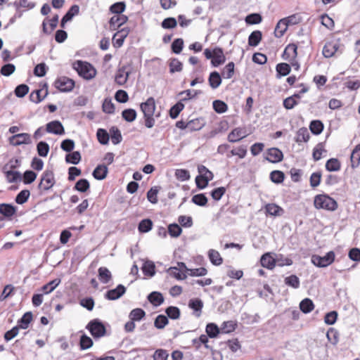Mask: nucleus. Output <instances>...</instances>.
Returning <instances> with one entry per match:
<instances>
[{
	"label": "nucleus",
	"mask_w": 360,
	"mask_h": 360,
	"mask_svg": "<svg viewBox=\"0 0 360 360\" xmlns=\"http://www.w3.org/2000/svg\"><path fill=\"white\" fill-rule=\"evenodd\" d=\"M73 68L78 75L86 80L93 79L96 75V69L86 61L77 60L73 64Z\"/></svg>",
	"instance_id": "obj_1"
},
{
	"label": "nucleus",
	"mask_w": 360,
	"mask_h": 360,
	"mask_svg": "<svg viewBox=\"0 0 360 360\" xmlns=\"http://www.w3.org/2000/svg\"><path fill=\"white\" fill-rule=\"evenodd\" d=\"M314 207L316 209H323L334 211L338 208L337 202L326 194H319L314 197Z\"/></svg>",
	"instance_id": "obj_2"
},
{
	"label": "nucleus",
	"mask_w": 360,
	"mask_h": 360,
	"mask_svg": "<svg viewBox=\"0 0 360 360\" xmlns=\"http://www.w3.org/2000/svg\"><path fill=\"white\" fill-rule=\"evenodd\" d=\"M204 55L207 59H211V64L213 67H219L226 61V56L224 51L220 47H215L213 49H206Z\"/></svg>",
	"instance_id": "obj_3"
},
{
	"label": "nucleus",
	"mask_w": 360,
	"mask_h": 360,
	"mask_svg": "<svg viewBox=\"0 0 360 360\" xmlns=\"http://www.w3.org/2000/svg\"><path fill=\"white\" fill-rule=\"evenodd\" d=\"M86 328L95 338H99L104 336L106 332L105 326L98 319L91 321L88 323Z\"/></svg>",
	"instance_id": "obj_4"
},
{
	"label": "nucleus",
	"mask_w": 360,
	"mask_h": 360,
	"mask_svg": "<svg viewBox=\"0 0 360 360\" xmlns=\"http://www.w3.org/2000/svg\"><path fill=\"white\" fill-rule=\"evenodd\" d=\"M335 256L333 251L327 252L326 255L323 257L313 255L311 257V262L318 267H326L334 262Z\"/></svg>",
	"instance_id": "obj_5"
},
{
	"label": "nucleus",
	"mask_w": 360,
	"mask_h": 360,
	"mask_svg": "<svg viewBox=\"0 0 360 360\" xmlns=\"http://www.w3.org/2000/svg\"><path fill=\"white\" fill-rule=\"evenodd\" d=\"M55 183L53 172L51 170H45L41 176L39 188L46 191L51 189Z\"/></svg>",
	"instance_id": "obj_6"
},
{
	"label": "nucleus",
	"mask_w": 360,
	"mask_h": 360,
	"mask_svg": "<svg viewBox=\"0 0 360 360\" xmlns=\"http://www.w3.org/2000/svg\"><path fill=\"white\" fill-rule=\"evenodd\" d=\"M55 86L60 91H70L75 86V82L67 77H61L56 80Z\"/></svg>",
	"instance_id": "obj_7"
},
{
	"label": "nucleus",
	"mask_w": 360,
	"mask_h": 360,
	"mask_svg": "<svg viewBox=\"0 0 360 360\" xmlns=\"http://www.w3.org/2000/svg\"><path fill=\"white\" fill-rule=\"evenodd\" d=\"M9 142L11 145L17 146L22 144H31V136L27 133H21L13 135L9 138Z\"/></svg>",
	"instance_id": "obj_8"
},
{
	"label": "nucleus",
	"mask_w": 360,
	"mask_h": 360,
	"mask_svg": "<svg viewBox=\"0 0 360 360\" xmlns=\"http://www.w3.org/2000/svg\"><path fill=\"white\" fill-rule=\"evenodd\" d=\"M126 290L123 285L119 284L115 288L108 290L105 294V298L108 300H116L120 298Z\"/></svg>",
	"instance_id": "obj_9"
},
{
	"label": "nucleus",
	"mask_w": 360,
	"mask_h": 360,
	"mask_svg": "<svg viewBox=\"0 0 360 360\" xmlns=\"http://www.w3.org/2000/svg\"><path fill=\"white\" fill-rule=\"evenodd\" d=\"M46 131L49 134L56 135H63L65 134V129L62 123L58 120L49 122L46 125Z\"/></svg>",
	"instance_id": "obj_10"
},
{
	"label": "nucleus",
	"mask_w": 360,
	"mask_h": 360,
	"mask_svg": "<svg viewBox=\"0 0 360 360\" xmlns=\"http://www.w3.org/2000/svg\"><path fill=\"white\" fill-rule=\"evenodd\" d=\"M266 160L270 162L276 163L281 162L283 158V154L277 148H269L266 152Z\"/></svg>",
	"instance_id": "obj_11"
},
{
	"label": "nucleus",
	"mask_w": 360,
	"mask_h": 360,
	"mask_svg": "<svg viewBox=\"0 0 360 360\" xmlns=\"http://www.w3.org/2000/svg\"><path fill=\"white\" fill-rule=\"evenodd\" d=\"M141 110L143 115H153L155 110V102L153 97L148 98L146 102L141 104Z\"/></svg>",
	"instance_id": "obj_12"
},
{
	"label": "nucleus",
	"mask_w": 360,
	"mask_h": 360,
	"mask_svg": "<svg viewBox=\"0 0 360 360\" xmlns=\"http://www.w3.org/2000/svg\"><path fill=\"white\" fill-rule=\"evenodd\" d=\"M214 177L212 172L210 170L206 172V174L202 176H197L195 177L196 186L200 189H203L208 185L210 181Z\"/></svg>",
	"instance_id": "obj_13"
},
{
	"label": "nucleus",
	"mask_w": 360,
	"mask_h": 360,
	"mask_svg": "<svg viewBox=\"0 0 360 360\" xmlns=\"http://www.w3.org/2000/svg\"><path fill=\"white\" fill-rule=\"evenodd\" d=\"M129 73L130 72L126 70L125 67L119 68L115 74V82L120 86L124 85L128 79Z\"/></svg>",
	"instance_id": "obj_14"
},
{
	"label": "nucleus",
	"mask_w": 360,
	"mask_h": 360,
	"mask_svg": "<svg viewBox=\"0 0 360 360\" xmlns=\"http://www.w3.org/2000/svg\"><path fill=\"white\" fill-rule=\"evenodd\" d=\"M128 20V18L122 14L113 15L110 20V27L113 30L119 28L121 25H124Z\"/></svg>",
	"instance_id": "obj_15"
},
{
	"label": "nucleus",
	"mask_w": 360,
	"mask_h": 360,
	"mask_svg": "<svg viewBox=\"0 0 360 360\" xmlns=\"http://www.w3.org/2000/svg\"><path fill=\"white\" fill-rule=\"evenodd\" d=\"M247 136L245 131L241 128H235L228 135V141L231 143H235Z\"/></svg>",
	"instance_id": "obj_16"
},
{
	"label": "nucleus",
	"mask_w": 360,
	"mask_h": 360,
	"mask_svg": "<svg viewBox=\"0 0 360 360\" xmlns=\"http://www.w3.org/2000/svg\"><path fill=\"white\" fill-rule=\"evenodd\" d=\"M189 308L193 310V314L196 317H200L203 307V302L200 299H191L188 302Z\"/></svg>",
	"instance_id": "obj_17"
},
{
	"label": "nucleus",
	"mask_w": 360,
	"mask_h": 360,
	"mask_svg": "<svg viewBox=\"0 0 360 360\" xmlns=\"http://www.w3.org/2000/svg\"><path fill=\"white\" fill-rule=\"evenodd\" d=\"M79 12V7L77 5L72 6L65 15L63 17L60 22L62 27H65L66 22L72 20V18L77 15Z\"/></svg>",
	"instance_id": "obj_18"
},
{
	"label": "nucleus",
	"mask_w": 360,
	"mask_h": 360,
	"mask_svg": "<svg viewBox=\"0 0 360 360\" xmlns=\"http://www.w3.org/2000/svg\"><path fill=\"white\" fill-rule=\"evenodd\" d=\"M108 172L106 165L102 164L98 165L93 171L92 175L97 180H103L105 179Z\"/></svg>",
	"instance_id": "obj_19"
},
{
	"label": "nucleus",
	"mask_w": 360,
	"mask_h": 360,
	"mask_svg": "<svg viewBox=\"0 0 360 360\" xmlns=\"http://www.w3.org/2000/svg\"><path fill=\"white\" fill-rule=\"evenodd\" d=\"M98 277L102 283L106 284L111 281L112 274L108 268L101 266L98 269Z\"/></svg>",
	"instance_id": "obj_20"
},
{
	"label": "nucleus",
	"mask_w": 360,
	"mask_h": 360,
	"mask_svg": "<svg viewBox=\"0 0 360 360\" xmlns=\"http://www.w3.org/2000/svg\"><path fill=\"white\" fill-rule=\"evenodd\" d=\"M16 212V207L11 204L1 203L0 204V214L5 217H11Z\"/></svg>",
	"instance_id": "obj_21"
},
{
	"label": "nucleus",
	"mask_w": 360,
	"mask_h": 360,
	"mask_svg": "<svg viewBox=\"0 0 360 360\" xmlns=\"http://www.w3.org/2000/svg\"><path fill=\"white\" fill-rule=\"evenodd\" d=\"M148 301L155 307L161 305L164 302L162 295L157 291H153L148 295Z\"/></svg>",
	"instance_id": "obj_22"
},
{
	"label": "nucleus",
	"mask_w": 360,
	"mask_h": 360,
	"mask_svg": "<svg viewBox=\"0 0 360 360\" xmlns=\"http://www.w3.org/2000/svg\"><path fill=\"white\" fill-rule=\"evenodd\" d=\"M265 210L266 214L271 216H281L283 214V208L274 203H269L266 205Z\"/></svg>",
	"instance_id": "obj_23"
},
{
	"label": "nucleus",
	"mask_w": 360,
	"mask_h": 360,
	"mask_svg": "<svg viewBox=\"0 0 360 360\" xmlns=\"http://www.w3.org/2000/svg\"><path fill=\"white\" fill-rule=\"evenodd\" d=\"M261 264L263 267L272 269L276 265L275 258L272 257L270 253L264 254L260 259Z\"/></svg>",
	"instance_id": "obj_24"
},
{
	"label": "nucleus",
	"mask_w": 360,
	"mask_h": 360,
	"mask_svg": "<svg viewBox=\"0 0 360 360\" xmlns=\"http://www.w3.org/2000/svg\"><path fill=\"white\" fill-rule=\"evenodd\" d=\"M208 82L212 89L218 88L221 84V77L219 73L217 71L212 72L210 74Z\"/></svg>",
	"instance_id": "obj_25"
},
{
	"label": "nucleus",
	"mask_w": 360,
	"mask_h": 360,
	"mask_svg": "<svg viewBox=\"0 0 360 360\" xmlns=\"http://www.w3.org/2000/svg\"><path fill=\"white\" fill-rule=\"evenodd\" d=\"M338 50V44L333 42H328L323 49V55L326 58L332 57Z\"/></svg>",
	"instance_id": "obj_26"
},
{
	"label": "nucleus",
	"mask_w": 360,
	"mask_h": 360,
	"mask_svg": "<svg viewBox=\"0 0 360 360\" xmlns=\"http://www.w3.org/2000/svg\"><path fill=\"white\" fill-rule=\"evenodd\" d=\"M351 166L352 168H356L360 164V144H358L352 150L350 157Z\"/></svg>",
	"instance_id": "obj_27"
},
{
	"label": "nucleus",
	"mask_w": 360,
	"mask_h": 360,
	"mask_svg": "<svg viewBox=\"0 0 360 360\" xmlns=\"http://www.w3.org/2000/svg\"><path fill=\"white\" fill-rule=\"evenodd\" d=\"M208 257L211 263L215 266L221 265L223 262L219 252L215 250L211 249L208 251Z\"/></svg>",
	"instance_id": "obj_28"
},
{
	"label": "nucleus",
	"mask_w": 360,
	"mask_h": 360,
	"mask_svg": "<svg viewBox=\"0 0 360 360\" xmlns=\"http://www.w3.org/2000/svg\"><path fill=\"white\" fill-rule=\"evenodd\" d=\"M309 138L310 134L308 129L305 127H302L297 131L295 141L297 143L307 142Z\"/></svg>",
	"instance_id": "obj_29"
},
{
	"label": "nucleus",
	"mask_w": 360,
	"mask_h": 360,
	"mask_svg": "<svg viewBox=\"0 0 360 360\" xmlns=\"http://www.w3.org/2000/svg\"><path fill=\"white\" fill-rule=\"evenodd\" d=\"M155 266L152 261H146L143 262L141 269L146 276H153L155 274Z\"/></svg>",
	"instance_id": "obj_30"
},
{
	"label": "nucleus",
	"mask_w": 360,
	"mask_h": 360,
	"mask_svg": "<svg viewBox=\"0 0 360 360\" xmlns=\"http://www.w3.org/2000/svg\"><path fill=\"white\" fill-rule=\"evenodd\" d=\"M204 122L202 119H193L188 122L187 130L188 131H198L202 128Z\"/></svg>",
	"instance_id": "obj_31"
},
{
	"label": "nucleus",
	"mask_w": 360,
	"mask_h": 360,
	"mask_svg": "<svg viewBox=\"0 0 360 360\" xmlns=\"http://www.w3.org/2000/svg\"><path fill=\"white\" fill-rule=\"evenodd\" d=\"M314 308L312 300L309 298L302 300L300 303V309L304 314L311 312Z\"/></svg>",
	"instance_id": "obj_32"
},
{
	"label": "nucleus",
	"mask_w": 360,
	"mask_h": 360,
	"mask_svg": "<svg viewBox=\"0 0 360 360\" xmlns=\"http://www.w3.org/2000/svg\"><path fill=\"white\" fill-rule=\"evenodd\" d=\"M110 135L111 141L114 145L120 143L122 140V136L120 129L116 127H112L110 129Z\"/></svg>",
	"instance_id": "obj_33"
},
{
	"label": "nucleus",
	"mask_w": 360,
	"mask_h": 360,
	"mask_svg": "<svg viewBox=\"0 0 360 360\" xmlns=\"http://www.w3.org/2000/svg\"><path fill=\"white\" fill-rule=\"evenodd\" d=\"M205 331L208 337L210 338H217L220 333V328L217 326V324L214 323H210L207 324Z\"/></svg>",
	"instance_id": "obj_34"
},
{
	"label": "nucleus",
	"mask_w": 360,
	"mask_h": 360,
	"mask_svg": "<svg viewBox=\"0 0 360 360\" xmlns=\"http://www.w3.org/2000/svg\"><path fill=\"white\" fill-rule=\"evenodd\" d=\"M32 319V312H26L24 314V315L21 317V319L18 321V324L17 326L19 327V328L26 329L28 328L30 323L31 322Z\"/></svg>",
	"instance_id": "obj_35"
},
{
	"label": "nucleus",
	"mask_w": 360,
	"mask_h": 360,
	"mask_svg": "<svg viewBox=\"0 0 360 360\" xmlns=\"http://www.w3.org/2000/svg\"><path fill=\"white\" fill-rule=\"evenodd\" d=\"M340 167V162L336 158H330L326 163V169L329 172L339 171Z\"/></svg>",
	"instance_id": "obj_36"
},
{
	"label": "nucleus",
	"mask_w": 360,
	"mask_h": 360,
	"mask_svg": "<svg viewBox=\"0 0 360 360\" xmlns=\"http://www.w3.org/2000/svg\"><path fill=\"white\" fill-rule=\"evenodd\" d=\"M262 39V32L259 30L252 32L248 37V44L251 46H256Z\"/></svg>",
	"instance_id": "obj_37"
},
{
	"label": "nucleus",
	"mask_w": 360,
	"mask_h": 360,
	"mask_svg": "<svg viewBox=\"0 0 360 360\" xmlns=\"http://www.w3.org/2000/svg\"><path fill=\"white\" fill-rule=\"evenodd\" d=\"M288 27V26L286 24V22L284 21V20H283V19L280 20L278 22V23L276 26L275 30H274L275 36L278 38L281 37L284 34L285 31L287 30Z\"/></svg>",
	"instance_id": "obj_38"
},
{
	"label": "nucleus",
	"mask_w": 360,
	"mask_h": 360,
	"mask_svg": "<svg viewBox=\"0 0 360 360\" xmlns=\"http://www.w3.org/2000/svg\"><path fill=\"white\" fill-rule=\"evenodd\" d=\"M284 283L286 285L292 287L295 289L300 288V281L296 275H290L284 279Z\"/></svg>",
	"instance_id": "obj_39"
},
{
	"label": "nucleus",
	"mask_w": 360,
	"mask_h": 360,
	"mask_svg": "<svg viewBox=\"0 0 360 360\" xmlns=\"http://www.w3.org/2000/svg\"><path fill=\"white\" fill-rule=\"evenodd\" d=\"M309 129L312 134L319 135L323 130V124L320 120H313L309 124Z\"/></svg>",
	"instance_id": "obj_40"
},
{
	"label": "nucleus",
	"mask_w": 360,
	"mask_h": 360,
	"mask_svg": "<svg viewBox=\"0 0 360 360\" xmlns=\"http://www.w3.org/2000/svg\"><path fill=\"white\" fill-rule=\"evenodd\" d=\"M153 228V221L150 219L141 220L138 226V230L141 233H147Z\"/></svg>",
	"instance_id": "obj_41"
},
{
	"label": "nucleus",
	"mask_w": 360,
	"mask_h": 360,
	"mask_svg": "<svg viewBox=\"0 0 360 360\" xmlns=\"http://www.w3.org/2000/svg\"><path fill=\"white\" fill-rule=\"evenodd\" d=\"M235 64L233 62H229L222 70L221 76L224 79H231L234 74Z\"/></svg>",
	"instance_id": "obj_42"
},
{
	"label": "nucleus",
	"mask_w": 360,
	"mask_h": 360,
	"mask_svg": "<svg viewBox=\"0 0 360 360\" xmlns=\"http://www.w3.org/2000/svg\"><path fill=\"white\" fill-rule=\"evenodd\" d=\"M60 281H61L60 278H56L53 281H51L48 283L43 285L41 290L45 294L50 293L53 291L55 288L60 283Z\"/></svg>",
	"instance_id": "obj_43"
},
{
	"label": "nucleus",
	"mask_w": 360,
	"mask_h": 360,
	"mask_svg": "<svg viewBox=\"0 0 360 360\" xmlns=\"http://www.w3.org/2000/svg\"><path fill=\"white\" fill-rule=\"evenodd\" d=\"M184 108V105L183 104L182 101H180L177 102L174 105H173L170 110H169V116L172 119H176L179 113L183 110Z\"/></svg>",
	"instance_id": "obj_44"
},
{
	"label": "nucleus",
	"mask_w": 360,
	"mask_h": 360,
	"mask_svg": "<svg viewBox=\"0 0 360 360\" xmlns=\"http://www.w3.org/2000/svg\"><path fill=\"white\" fill-rule=\"evenodd\" d=\"M146 315V312L141 308H136L131 311L129 317L134 321L141 320Z\"/></svg>",
	"instance_id": "obj_45"
},
{
	"label": "nucleus",
	"mask_w": 360,
	"mask_h": 360,
	"mask_svg": "<svg viewBox=\"0 0 360 360\" xmlns=\"http://www.w3.org/2000/svg\"><path fill=\"white\" fill-rule=\"evenodd\" d=\"M7 180L9 183L17 182L18 180L21 179V174L18 171L14 170H4Z\"/></svg>",
	"instance_id": "obj_46"
},
{
	"label": "nucleus",
	"mask_w": 360,
	"mask_h": 360,
	"mask_svg": "<svg viewBox=\"0 0 360 360\" xmlns=\"http://www.w3.org/2000/svg\"><path fill=\"white\" fill-rule=\"evenodd\" d=\"M90 188L89 182L86 179H79L75 185L74 188L79 192L84 193Z\"/></svg>",
	"instance_id": "obj_47"
},
{
	"label": "nucleus",
	"mask_w": 360,
	"mask_h": 360,
	"mask_svg": "<svg viewBox=\"0 0 360 360\" xmlns=\"http://www.w3.org/2000/svg\"><path fill=\"white\" fill-rule=\"evenodd\" d=\"M136 110L131 108L125 109L122 112L123 119L129 122L134 121L136 118Z\"/></svg>",
	"instance_id": "obj_48"
},
{
	"label": "nucleus",
	"mask_w": 360,
	"mask_h": 360,
	"mask_svg": "<svg viewBox=\"0 0 360 360\" xmlns=\"http://www.w3.org/2000/svg\"><path fill=\"white\" fill-rule=\"evenodd\" d=\"M169 323L167 316L160 314L158 315L154 321V326L158 329H162L164 328Z\"/></svg>",
	"instance_id": "obj_49"
},
{
	"label": "nucleus",
	"mask_w": 360,
	"mask_h": 360,
	"mask_svg": "<svg viewBox=\"0 0 360 360\" xmlns=\"http://www.w3.org/2000/svg\"><path fill=\"white\" fill-rule=\"evenodd\" d=\"M98 141L101 144L105 145L109 141V134L105 129H98L96 132Z\"/></svg>",
	"instance_id": "obj_50"
},
{
	"label": "nucleus",
	"mask_w": 360,
	"mask_h": 360,
	"mask_svg": "<svg viewBox=\"0 0 360 360\" xmlns=\"http://www.w3.org/2000/svg\"><path fill=\"white\" fill-rule=\"evenodd\" d=\"M79 345L81 349H87L93 345V341L90 337L83 334L80 337Z\"/></svg>",
	"instance_id": "obj_51"
},
{
	"label": "nucleus",
	"mask_w": 360,
	"mask_h": 360,
	"mask_svg": "<svg viewBox=\"0 0 360 360\" xmlns=\"http://www.w3.org/2000/svg\"><path fill=\"white\" fill-rule=\"evenodd\" d=\"M65 160L68 163L72 165H77L81 160V155L78 151H74L71 153L66 155Z\"/></svg>",
	"instance_id": "obj_52"
},
{
	"label": "nucleus",
	"mask_w": 360,
	"mask_h": 360,
	"mask_svg": "<svg viewBox=\"0 0 360 360\" xmlns=\"http://www.w3.org/2000/svg\"><path fill=\"white\" fill-rule=\"evenodd\" d=\"M200 93V91H197V90L191 91L190 89H188V90L181 91L179 94V96H182L185 95V96L182 97L181 99V101L183 102V101H188L193 98H195L196 96Z\"/></svg>",
	"instance_id": "obj_53"
},
{
	"label": "nucleus",
	"mask_w": 360,
	"mask_h": 360,
	"mask_svg": "<svg viewBox=\"0 0 360 360\" xmlns=\"http://www.w3.org/2000/svg\"><path fill=\"white\" fill-rule=\"evenodd\" d=\"M30 195V191L26 189L22 190L16 195L15 201L19 205H22L27 201Z\"/></svg>",
	"instance_id": "obj_54"
},
{
	"label": "nucleus",
	"mask_w": 360,
	"mask_h": 360,
	"mask_svg": "<svg viewBox=\"0 0 360 360\" xmlns=\"http://www.w3.org/2000/svg\"><path fill=\"white\" fill-rule=\"evenodd\" d=\"M37 153L41 157H46L49 151V146L45 141H40L37 146Z\"/></svg>",
	"instance_id": "obj_55"
},
{
	"label": "nucleus",
	"mask_w": 360,
	"mask_h": 360,
	"mask_svg": "<svg viewBox=\"0 0 360 360\" xmlns=\"http://www.w3.org/2000/svg\"><path fill=\"white\" fill-rule=\"evenodd\" d=\"M276 72L280 76H286L290 72V66L285 63H278L276 65Z\"/></svg>",
	"instance_id": "obj_56"
},
{
	"label": "nucleus",
	"mask_w": 360,
	"mask_h": 360,
	"mask_svg": "<svg viewBox=\"0 0 360 360\" xmlns=\"http://www.w3.org/2000/svg\"><path fill=\"white\" fill-rule=\"evenodd\" d=\"M236 323L233 321H224L220 328L224 333H229L235 330L236 327Z\"/></svg>",
	"instance_id": "obj_57"
},
{
	"label": "nucleus",
	"mask_w": 360,
	"mask_h": 360,
	"mask_svg": "<svg viewBox=\"0 0 360 360\" xmlns=\"http://www.w3.org/2000/svg\"><path fill=\"white\" fill-rule=\"evenodd\" d=\"M276 264L280 266H290L292 264V260L290 258L285 257L283 255H276L275 257Z\"/></svg>",
	"instance_id": "obj_58"
},
{
	"label": "nucleus",
	"mask_w": 360,
	"mask_h": 360,
	"mask_svg": "<svg viewBox=\"0 0 360 360\" xmlns=\"http://www.w3.org/2000/svg\"><path fill=\"white\" fill-rule=\"evenodd\" d=\"M125 7L126 6L124 2H117L110 6V11L115 15L122 14L124 11Z\"/></svg>",
	"instance_id": "obj_59"
},
{
	"label": "nucleus",
	"mask_w": 360,
	"mask_h": 360,
	"mask_svg": "<svg viewBox=\"0 0 360 360\" xmlns=\"http://www.w3.org/2000/svg\"><path fill=\"white\" fill-rule=\"evenodd\" d=\"M326 336L328 341L333 345H335L338 342L339 333L335 329L333 328H330L326 333Z\"/></svg>",
	"instance_id": "obj_60"
},
{
	"label": "nucleus",
	"mask_w": 360,
	"mask_h": 360,
	"mask_svg": "<svg viewBox=\"0 0 360 360\" xmlns=\"http://www.w3.org/2000/svg\"><path fill=\"white\" fill-rule=\"evenodd\" d=\"M191 200L194 204L199 206H205L207 203V198L204 193L193 195Z\"/></svg>",
	"instance_id": "obj_61"
},
{
	"label": "nucleus",
	"mask_w": 360,
	"mask_h": 360,
	"mask_svg": "<svg viewBox=\"0 0 360 360\" xmlns=\"http://www.w3.org/2000/svg\"><path fill=\"white\" fill-rule=\"evenodd\" d=\"M212 105L214 110L218 113L225 112L228 109L227 105L220 100L213 101Z\"/></svg>",
	"instance_id": "obj_62"
},
{
	"label": "nucleus",
	"mask_w": 360,
	"mask_h": 360,
	"mask_svg": "<svg viewBox=\"0 0 360 360\" xmlns=\"http://www.w3.org/2000/svg\"><path fill=\"white\" fill-rule=\"evenodd\" d=\"M165 313L172 319H178L180 316V310L176 307L170 306L167 307Z\"/></svg>",
	"instance_id": "obj_63"
},
{
	"label": "nucleus",
	"mask_w": 360,
	"mask_h": 360,
	"mask_svg": "<svg viewBox=\"0 0 360 360\" xmlns=\"http://www.w3.org/2000/svg\"><path fill=\"white\" fill-rule=\"evenodd\" d=\"M153 356L154 360H167L169 356V353L165 349H158L154 352Z\"/></svg>",
	"instance_id": "obj_64"
}]
</instances>
